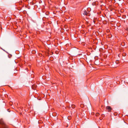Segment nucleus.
I'll return each mask as SVG.
<instances>
[{"label":"nucleus","instance_id":"nucleus-3","mask_svg":"<svg viewBox=\"0 0 128 128\" xmlns=\"http://www.w3.org/2000/svg\"><path fill=\"white\" fill-rule=\"evenodd\" d=\"M106 109L107 110L108 112H110L112 110V108L109 106H107L106 107Z\"/></svg>","mask_w":128,"mask_h":128},{"label":"nucleus","instance_id":"nucleus-2","mask_svg":"<svg viewBox=\"0 0 128 128\" xmlns=\"http://www.w3.org/2000/svg\"><path fill=\"white\" fill-rule=\"evenodd\" d=\"M83 14L84 15H85L86 16H90V14L89 12H88L86 10L84 11Z\"/></svg>","mask_w":128,"mask_h":128},{"label":"nucleus","instance_id":"nucleus-1","mask_svg":"<svg viewBox=\"0 0 128 128\" xmlns=\"http://www.w3.org/2000/svg\"><path fill=\"white\" fill-rule=\"evenodd\" d=\"M0 128H8L7 126L2 120H0Z\"/></svg>","mask_w":128,"mask_h":128},{"label":"nucleus","instance_id":"nucleus-6","mask_svg":"<svg viewBox=\"0 0 128 128\" xmlns=\"http://www.w3.org/2000/svg\"><path fill=\"white\" fill-rule=\"evenodd\" d=\"M99 114L98 113H97L96 114V116H98L99 115Z\"/></svg>","mask_w":128,"mask_h":128},{"label":"nucleus","instance_id":"nucleus-11","mask_svg":"<svg viewBox=\"0 0 128 128\" xmlns=\"http://www.w3.org/2000/svg\"><path fill=\"white\" fill-rule=\"evenodd\" d=\"M83 104H81L80 105V106H81V107H82V106H83Z\"/></svg>","mask_w":128,"mask_h":128},{"label":"nucleus","instance_id":"nucleus-9","mask_svg":"<svg viewBox=\"0 0 128 128\" xmlns=\"http://www.w3.org/2000/svg\"><path fill=\"white\" fill-rule=\"evenodd\" d=\"M56 114V113H54L53 114V115L54 116H55L54 115H55V114Z\"/></svg>","mask_w":128,"mask_h":128},{"label":"nucleus","instance_id":"nucleus-4","mask_svg":"<svg viewBox=\"0 0 128 128\" xmlns=\"http://www.w3.org/2000/svg\"><path fill=\"white\" fill-rule=\"evenodd\" d=\"M71 107L73 108H74L75 107V106L74 104H72L71 106Z\"/></svg>","mask_w":128,"mask_h":128},{"label":"nucleus","instance_id":"nucleus-5","mask_svg":"<svg viewBox=\"0 0 128 128\" xmlns=\"http://www.w3.org/2000/svg\"><path fill=\"white\" fill-rule=\"evenodd\" d=\"M119 63V61L118 60H117L116 61V64H118Z\"/></svg>","mask_w":128,"mask_h":128},{"label":"nucleus","instance_id":"nucleus-10","mask_svg":"<svg viewBox=\"0 0 128 128\" xmlns=\"http://www.w3.org/2000/svg\"><path fill=\"white\" fill-rule=\"evenodd\" d=\"M126 30L128 32V27L126 29Z\"/></svg>","mask_w":128,"mask_h":128},{"label":"nucleus","instance_id":"nucleus-7","mask_svg":"<svg viewBox=\"0 0 128 128\" xmlns=\"http://www.w3.org/2000/svg\"><path fill=\"white\" fill-rule=\"evenodd\" d=\"M71 116H68V119L69 120H70L71 118Z\"/></svg>","mask_w":128,"mask_h":128},{"label":"nucleus","instance_id":"nucleus-8","mask_svg":"<svg viewBox=\"0 0 128 128\" xmlns=\"http://www.w3.org/2000/svg\"><path fill=\"white\" fill-rule=\"evenodd\" d=\"M124 44V42H122L121 43V44L122 46H123Z\"/></svg>","mask_w":128,"mask_h":128}]
</instances>
